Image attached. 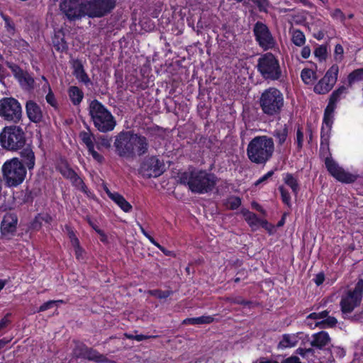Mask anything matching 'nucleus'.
I'll return each mask as SVG.
<instances>
[{"instance_id":"1","label":"nucleus","mask_w":363,"mask_h":363,"mask_svg":"<svg viewBox=\"0 0 363 363\" xmlns=\"http://www.w3.org/2000/svg\"><path fill=\"white\" fill-rule=\"evenodd\" d=\"M179 180L181 184L187 186L191 192L199 194L211 191L217 182L214 174L196 169L181 173Z\"/></svg>"},{"instance_id":"2","label":"nucleus","mask_w":363,"mask_h":363,"mask_svg":"<svg viewBox=\"0 0 363 363\" xmlns=\"http://www.w3.org/2000/svg\"><path fill=\"white\" fill-rule=\"evenodd\" d=\"M115 146L121 156L130 157L145 154L148 145L145 137L128 131L118 135Z\"/></svg>"},{"instance_id":"3","label":"nucleus","mask_w":363,"mask_h":363,"mask_svg":"<svg viewBox=\"0 0 363 363\" xmlns=\"http://www.w3.org/2000/svg\"><path fill=\"white\" fill-rule=\"evenodd\" d=\"M274 151V143L267 135L257 136L248 144L247 155L249 160L255 164H265L271 159Z\"/></svg>"},{"instance_id":"4","label":"nucleus","mask_w":363,"mask_h":363,"mask_svg":"<svg viewBox=\"0 0 363 363\" xmlns=\"http://www.w3.org/2000/svg\"><path fill=\"white\" fill-rule=\"evenodd\" d=\"M89 109L91 120L99 131L106 133L114 129L116 125L114 117L99 101H92Z\"/></svg>"},{"instance_id":"5","label":"nucleus","mask_w":363,"mask_h":363,"mask_svg":"<svg viewBox=\"0 0 363 363\" xmlns=\"http://www.w3.org/2000/svg\"><path fill=\"white\" fill-rule=\"evenodd\" d=\"M257 70L264 79L279 80L282 70L278 58L271 52L262 55L257 60Z\"/></svg>"},{"instance_id":"6","label":"nucleus","mask_w":363,"mask_h":363,"mask_svg":"<svg viewBox=\"0 0 363 363\" xmlns=\"http://www.w3.org/2000/svg\"><path fill=\"white\" fill-rule=\"evenodd\" d=\"M259 104L264 113L268 116L277 115L284 106L283 94L279 89L270 87L262 94Z\"/></svg>"},{"instance_id":"7","label":"nucleus","mask_w":363,"mask_h":363,"mask_svg":"<svg viewBox=\"0 0 363 363\" xmlns=\"http://www.w3.org/2000/svg\"><path fill=\"white\" fill-rule=\"evenodd\" d=\"M3 177L9 187L20 185L25 179L26 170L17 158L6 161L2 166Z\"/></svg>"},{"instance_id":"8","label":"nucleus","mask_w":363,"mask_h":363,"mask_svg":"<svg viewBox=\"0 0 363 363\" xmlns=\"http://www.w3.org/2000/svg\"><path fill=\"white\" fill-rule=\"evenodd\" d=\"M348 93V88L345 86H341L336 90H335L330 95L328 104L325 110L323 125L321 131V140L322 143H328V131L330 130L333 114L336 108V104L342 98H345Z\"/></svg>"},{"instance_id":"9","label":"nucleus","mask_w":363,"mask_h":363,"mask_svg":"<svg viewBox=\"0 0 363 363\" xmlns=\"http://www.w3.org/2000/svg\"><path fill=\"white\" fill-rule=\"evenodd\" d=\"M0 142L6 149L11 150L20 149L26 143L25 133L19 126L5 127L0 134Z\"/></svg>"},{"instance_id":"10","label":"nucleus","mask_w":363,"mask_h":363,"mask_svg":"<svg viewBox=\"0 0 363 363\" xmlns=\"http://www.w3.org/2000/svg\"><path fill=\"white\" fill-rule=\"evenodd\" d=\"M363 294V280L359 279L352 291H349L342 297L340 301L341 311L343 317L346 318L357 307L362 301Z\"/></svg>"},{"instance_id":"11","label":"nucleus","mask_w":363,"mask_h":363,"mask_svg":"<svg viewBox=\"0 0 363 363\" xmlns=\"http://www.w3.org/2000/svg\"><path fill=\"white\" fill-rule=\"evenodd\" d=\"M0 116L9 121L18 122L22 116L20 103L13 97H5L1 99Z\"/></svg>"},{"instance_id":"12","label":"nucleus","mask_w":363,"mask_h":363,"mask_svg":"<svg viewBox=\"0 0 363 363\" xmlns=\"http://www.w3.org/2000/svg\"><path fill=\"white\" fill-rule=\"evenodd\" d=\"M84 0H64L60 9L70 21H75L86 15L87 4Z\"/></svg>"},{"instance_id":"13","label":"nucleus","mask_w":363,"mask_h":363,"mask_svg":"<svg viewBox=\"0 0 363 363\" xmlns=\"http://www.w3.org/2000/svg\"><path fill=\"white\" fill-rule=\"evenodd\" d=\"M86 2V16L91 18H99L113 9L116 0H91Z\"/></svg>"},{"instance_id":"14","label":"nucleus","mask_w":363,"mask_h":363,"mask_svg":"<svg viewBox=\"0 0 363 363\" xmlns=\"http://www.w3.org/2000/svg\"><path fill=\"white\" fill-rule=\"evenodd\" d=\"M254 33L259 45L262 49L267 50L275 47L276 40L265 24L257 22L254 27Z\"/></svg>"},{"instance_id":"15","label":"nucleus","mask_w":363,"mask_h":363,"mask_svg":"<svg viewBox=\"0 0 363 363\" xmlns=\"http://www.w3.org/2000/svg\"><path fill=\"white\" fill-rule=\"evenodd\" d=\"M140 172L143 177H157L164 172V164L156 157L146 158L141 164Z\"/></svg>"},{"instance_id":"16","label":"nucleus","mask_w":363,"mask_h":363,"mask_svg":"<svg viewBox=\"0 0 363 363\" xmlns=\"http://www.w3.org/2000/svg\"><path fill=\"white\" fill-rule=\"evenodd\" d=\"M325 166L330 174L341 182L352 183L357 178V174L345 171L330 158L325 159Z\"/></svg>"},{"instance_id":"17","label":"nucleus","mask_w":363,"mask_h":363,"mask_svg":"<svg viewBox=\"0 0 363 363\" xmlns=\"http://www.w3.org/2000/svg\"><path fill=\"white\" fill-rule=\"evenodd\" d=\"M308 340V335L303 332L284 334L278 344V348L286 349L296 347L299 342Z\"/></svg>"},{"instance_id":"18","label":"nucleus","mask_w":363,"mask_h":363,"mask_svg":"<svg viewBox=\"0 0 363 363\" xmlns=\"http://www.w3.org/2000/svg\"><path fill=\"white\" fill-rule=\"evenodd\" d=\"M7 65L23 89H30L33 87L34 79L28 72L23 71L15 64L7 63Z\"/></svg>"},{"instance_id":"19","label":"nucleus","mask_w":363,"mask_h":363,"mask_svg":"<svg viewBox=\"0 0 363 363\" xmlns=\"http://www.w3.org/2000/svg\"><path fill=\"white\" fill-rule=\"evenodd\" d=\"M328 311H323L319 313H312L308 317L307 320H315V326L321 328L333 327L337 320L335 318L328 315Z\"/></svg>"},{"instance_id":"20","label":"nucleus","mask_w":363,"mask_h":363,"mask_svg":"<svg viewBox=\"0 0 363 363\" xmlns=\"http://www.w3.org/2000/svg\"><path fill=\"white\" fill-rule=\"evenodd\" d=\"M79 137L85 144L89 153L92 156L94 160L98 162H101L104 160V157L94 149V136L89 131H83L80 133Z\"/></svg>"},{"instance_id":"21","label":"nucleus","mask_w":363,"mask_h":363,"mask_svg":"<svg viewBox=\"0 0 363 363\" xmlns=\"http://www.w3.org/2000/svg\"><path fill=\"white\" fill-rule=\"evenodd\" d=\"M105 192L110 199H111L121 210L125 213L131 211L133 207L126 199L118 192H112L107 186L104 188Z\"/></svg>"},{"instance_id":"22","label":"nucleus","mask_w":363,"mask_h":363,"mask_svg":"<svg viewBox=\"0 0 363 363\" xmlns=\"http://www.w3.org/2000/svg\"><path fill=\"white\" fill-rule=\"evenodd\" d=\"M17 224V218L13 214H6L1 223V230L4 235L12 233L15 231Z\"/></svg>"},{"instance_id":"23","label":"nucleus","mask_w":363,"mask_h":363,"mask_svg":"<svg viewBox=\"0 0 363 363\" xmlns=\"http://www.w3.org/2000/svg\"><path fill=\"white\" fill-rule=\"evenodd\" d=\"M26 113L29 119L35 123L39 122L42 118V112L39 106L33 101H29L26 106Z\"/></svg>"},{"instance_id":"24","label":"nucleus","mask_w":363,"mask_h":363,"mask_svg":"<svg viewBox=\"0 0 363 363\" xmlns=\"http://www.w3.org/2000/svg\"><path fill=\"white\" fill-rule=\"evenodd\" d=\"M330 342V338L328 333L321 331L313 335L311 344L313 347L321 349L328 345Z\"/></svg>"},{"instance_id":"25","label":"nucleus","mask_w":363,"mask_h":363,"mask_svg":"<svg viewBox=\"0 0 363 363\" xmlns=\"http://www.w3.org/2000/svg\"><path fill=\"white\" fill-rule=\"evenodd\" d=\"M334 85L327 77H323L315 85L313 91L318 94H325L333 89Z\"/></svg>"},{"instance_id":"26","label":"nucleus","mask_w":363,"mask_h":363,"mask_svg":"<svg viewBox=\"0 0 363 363\" xmlns=\"http://www.w3.org/2000/svg\"><path fill=\"white\" fill-rule=\"evenodd\" d=\"M242 214L246 222L253 230H256L259 226H260L261 222L267 225V221L259 219L255 213L247 210L242 211Z\"/></svg>"},{"instance_id":"27","label":"nucleus","mask_w":363,"mask_h":363,"mask_svg":"<svg viewBox=\"0 0 363 363\" xmlns=\"http://www.w3.org/2000/svg\"><path fill=\"white\" fill-rule=\"evenodd\" d=\"M67 93L70 101L75 106L79 105L84 98L83 91L76 86L69 87Z\"/></svg>"},{"instance_id":"28","label":"nucleus","mask_w":363,"mask_h":363,"mask_svg":"<svg viewBox=\"0 0 363 363\" xmlns=\"http://www.w3.org/2000/svg\"><path fill=\"white\" fill-rule=\"evenodd\" d=\"M73 74L79 82H83L85 84L89 83L90 79L88 75L84 72V69L81 62L75 61L73 64Z\"/></svg>"},{"instance_id":"29","label":"nucleus","mask_w":363,"mask_h":363,"mask_svg":"<svg viewBox=\"0 0 363 363\" xmlns=\"http://www.w3.org/2000/svg\"><path fill=\"white\" fill-rule=\"evenodd\" d=\"M21 157L23 162L27 166L29 169H33L35 166V155L30 148H25L21 152Z\"/></svg>"},{"instance_id":"30","label":"nucleus","mask_w":363,"mask_h":363,"mask_svg":"<svg viewBox=\"0 0 363 363\" xmlns=\"http://www.w3.org/2000/svg\"><path fill=\"white\" fill-rule=\"evenodd\" d=\"M68 235H69V238L70 240L71 244H72V247L74 248L76 257L78 259H83L84 250L80 247L79 241L78 238L76 237L74 233L72 230L69 229L68 230Z\"/></svg>"},{"instance_id":"31","label":"nucleus","mask_w":363,"mask_h":363,"mask_svg":"<svg viewBox=\"0 0 363 363\" xmlns=\"http://www.w3.org/2000/svg\"><path fill=\"white\" fill-rule=\"evenodd\" d=\"M276 138L278 147L284 145L287 141L288 130L286 125L277 128L273 133Z\"/></svg>"},{"instance_id":"32","label":"nucleus","mask_w":363,"mask_h":363,"mask_svg":"<svg viewBox=\"0 0 363 363\" xmlns=\"http://www.w3.org/2000/svg\"><path fill=\"white\" fill-rule=\"evenodd\" d=\"M291 42L297 47H302L305 45L306 39L304 33L298 29L291 30Z\"/></svg>"},{"instance_id":"33","label":"nucleus","mask_w":363,"mask_h":363,"mask_svg":"<svg viewBox=\"0 0 363 363\" xmlns=\"http://www.w3.org/2000/svg\"><path fill=\"white\" fill-rule=\"evenodd\" d=\"M283 181L286 185L290 187L292 192L296 195L298 194L299 186L296 177L291 174L286 173L283 174Z\"/></svg>"},{"instance_id":"34","label":"nucleus","mask_w":363,"mask_h":363,"mask_svg":"<svg viewBox=\"0 0 363 363\" xmlns=\"http://www.w3.org/2000/svg\"><path fill=\"white\" fill-rule=\"evenodd\" d=\"M52 43L57 51L64 52L67 48V43L64 40L63 33L61 32L55 33L52 39Z\"/></svg>"},{"instance_id":"35","label":"nucleus","mask_w":363,"mask_h":363,"mask_svg":"<svg viewBox=\"0 0 363 363\" xmlns=\"http://www.w3.org/2000/svg\"><path fill=\"white\" fill-rule=\"evenodd\" d=\"M42 79L43 81H45V84L43 86V89L44 91L48 90V91L45 96L46 101L52 106L56 107L57 101H56L55 95H54L53 92L52 91L51 87H50L47 79L44 76H43Z\"/></svg>"},{"instance_id":"36","label":"nucleus","mask_w":363,"mask_h":363,"mask_svg":"<svg viewBox=\"0 0 363 363\" xmlns=\"http://www.w3.org/2000/svg\"><path fill=\"white\" fill-rule=\"evenodd\" d=\"M213 318L209 315H203L197 318H186L184 320V324L199 325L213 322Z\"/></svg>"},{"instance_id":"37","label":"nucleus","mask_w":363,"mask_h":363,"mask_svg":"<svg viewBox=\"0 0 363 363\" xmlns=\"http://www.w3.org/2000/svg\"><path fill=\"white\" fill-rule=\"evenodd\" d=\"M301 77L306 84H313L317 78L315 72L311 69H303L301 71Z\"/></svg>"},{"instance_id":"38","label":"nucleus","mask_w":363,"mask_h":363,"mask_svg":"<svg viewBox=\"0 0 363 363\" xmlns=\"http://www.w3.org/2000/svg\"><path fill=\"white\" fill-rule=\"evenodd\" d=\"M363 81V69H357L352 72L347 77L348 86H352L354 83Z\"/></svg>"},{"instance_id":"39","label":"nucleus","mask_w":363,"mask_h":363,"mask_svg":"<svg viewBox=\"0 0 363 363\" xmlns=\"http://www.w3.org/2000/svg\"><path fill=\"white\" fill-rule=\"evenodd\" d=\"M72 184L75 186L79 190L84 192L87 196L91 197L92 196L91 192L88 189L86 186L84 184L83 180L76 174L74 177L71 179Z\"/></svg>"},{"instance_id":"40","label":"nucleus","mask_w":363,"mask_h":363,"mask_svg":"<svg viewBox=\"0 0 363 363\" xmlns=\"http://www.w3.org/2000/svg\"><path fill=\"white\" fill-rule=\"evenodd\" d=\"M338 72V66L337 65H333L327 71L324 77H327V79H328L332 83L335 84L337 82Z\"/></svg>"},{"instance_id":"41","label":"nucleus","mask_w":363,"mask_h":363,"mask_svg":"<svg viewBox=\"0 0 363 363\" xmlns=\"http://www.w3.org/2000/svg\"><path fill=\"white\" fill-rule=\"evenodd\" d=\"M85 356L88 359L94 360L97 362H104L106 361V358L104 355L92 350H87Z\"/></svg>"},{"instance_id":"42","label":"nucleus","mask_w":363,"mask_h":363,"mask_svg":"<svg viewBox=\"0 0 363 363\" xmlns=\"http://www.w3.org/2000/svg\"><path fill=\"white\" fill-rule=\"evenodd\" d=\"M95 146L99 150H101L103 148H108L111 146V140L104 136L98 137L95 138L94 147Z\"/></svg>"},{"instance_id":"43","label":"nucleus","mask_w":363,"mask_h":363,"mask_svg":"<svg viewBox=\"0 0 363 363\" xmlns=\"http://www.w3.org/2000/svg\"><path fill=\"white\" fill-rule=\"evenodd\" d=\"M296 352L300 354L303 359H307L308 362H313L314 360V350L311 348H298L296 350Z\"/></svg>"},{"instance_id":"44","label":"nucleus","mask_w":363,"mask_h":363,"mask_svg":"<svg viewBox=\"0 0 363 363\" xmlns=\"http://www.w3.org/2000/svg\"><path fill=\"white\" fill-rule=\"evenodd\" d=\"M330 16L335 21H339L341 23H344L345 20V16L340 9H335L330 12Z\"/></svg>"},{"instance_id":"45","label":"nucleus","mask_w":363,"mask_h":363,"mask_svg":"<svg viewBox=\"0 0 363 363\" xmlns=\"http://www.w3.org/2000/svg\"><path fill=\"white\" fill-rule=\"evenodd\" d=\"M314 55L320 61L325 60L327 55L326 48L323 45L318 47L314 51Z\"/></svg>"},{"instance_id":"46","label":"nucleus","mask_w":363,"mask_h":363,"mask_svg":"<svg viewBox=\"0 0 363 363\" xmlns=\"http://www.w3.org/2000/svg\"><path fill=\"white\" fill-rule=\"evenodd\" d=\"M344 49L342 46L337 44L335 47L334 58L337 62H340L343 60Z\"/></svg>"},{"instance_id":"47","label":"nucleus","mask_w":363,"mask_h":363,"mask_svg":"<svg viewBox=\"0 0 363 363\" xmlns=\"http://www.w3.org/2000/svg\"><path fill=\"white\" fill-rule=\"evenodd\" d=\"M60 171L65 178L69 179L70 180L76 174V173L67 165H63L60 167Z\"/></svg>"},{"instance_id":"48","label":"nucleus","mask_w":363,"mask_h":363,"mask_svg":"<svg viewBox=\"0 0 363 363\" xmlns=\"http://www.w3.org/2000/svg\"><path fill=\"white\" fill-rule=\"evenodd\" d=\"M279 191L281 192V199H282L283 202L285 204H286L287 206H290V203H291L290 194L288 192V191L284 186H281L279 187Z\"/></svg>"},{"instance_id":"49","label":"nucleus","mask_w":363,"mask_h":363,"mask_svg":"<svg viewBox=\"0 0 363 363\" xmlns=\"http://www.w3.org/2000/svg\"><path fill=\"white\" fill-rule=\"evenodd\" d=\"M1 16L5 21V26L8 33H9L10 34H13L15 31V26L13 22L9 17L3 14H1Z\"/></svg>"},{"instance_id":"50","label":"nucleus","mask_w":363,"mask_h":363,"mask_svg":"<svg viewBox=\"0 0 363 363\" xmlns=\"http://www.w3.org/2000/svg\"><path fill=\"white\" fill-rule=\"evenodd\" d=\"M241 204V200L238 197H230L228 201V207L231 209L238 208Z\"/></svg>"},{"instance_id":"51","label":"nucleus","mask_w":363,"mask_h":363,"mask_svg":"<svg viewBox=\"0 0 363 363\" xmlns=\"http://www.w3.org/2000/svg\"><path fill=\"white\" fill-rule=\"evenodd\" d=\"M254 2L257 4L260 11L267 12L269 7L268 0H254Z\"/></svg>"},{"instance_id":"52","label":"nucleus","mask_w":363,"mask_h":363,"mask_svg":"<svg viewBox=\"0 0 363 363\" xmlns=\"http://www.w3.org/2000/svg\"><path fill=\"white\" fill-rule=\"evenodd\" d=\"M274 174V171H269L262 177H260L258 180L255 182V186H259L260 184H264L267 183L269 179H270Z\"/></svg>"},{"instance_id":"53","label":"nucleus","mask_w":363,"mask_h":363,"mask_svg":"<svg viewBox=\"0 0 363 363\" xmlns=\"http://www.w3.org/2000/svg\"><path fill=\"white\" fill-rule=\"evenodd\" d=\"M58 303H62V300L49 301L43 303L42 306H40L38 311V312L45 311L46 310L52 308L54 305H55Z\"/></svg>"},{"instance_id":"54","label":"nucleus","mask_w":363,"mask_h":363,"mask_svg":"<svg viewBox=\"0 0 363 363\" xmlns=\"http://www.w3.org/2000/svg\"><path fill=\"white\" fill-rule=\"evenodd\" d=\"M150 293L152 295L155 296L160 298H167L170 294V293L169 291H159V290L151 291H150Z\"/></svg>"},{"instance_id":"55","label":"nucleus","mask_w":363,"mask_h":363,"mask_svg":"<svg viewBox=\"0 0 363 363\" xmlns=\"http://www.w3.org/2000/svg\"><path fill=\"white\" fill-rule=\"evenodd\" d=\"M10 313H7L1 320H0V332L5 329L10 323Z\"/></svg>"},{"instance_id":"56","label":"nucleus","mask_w":363,"mask_h":363,"mask_svg":"<svg viewBox=\"0 0 363 363\" xmlns=\"http://www.w3.org/2000/svg\"><path fill=\"white\" fill-rule=\"evenodd\" d=\"M303 142V133L300 128L297 130L296 133V143L298 148H301Z\"/></svg>"},{"instance_id":"57","label":"nucleus","mask_w":363,"mask_h":363,"mask_svg":"<svg viewBox=\"0 0 363 363\" xmlns=\"http://www.w3.org/2000/svg\"><path fill=\"white\" fill-rule=\"evenodd\" d=\"M140 229H141V232L143 233V234L154 245H155L157 247H158L159 249H162V246L157 243L152 237H151L145 230L143 228L140 227Z\"/></svg>"},{"instance_id":"58","label":"nucleus","mask_w":363,"mask_h":363,"mask_svg":"<svg viewBox=\"0 0 363 363\" xmlns=\"http://www.w3.org/2000/svg\"><path fill=\"white\" fill-rule=\"evenodd\" d=\"M331 354H335L337 357L341 358L345 356V351L343 349L340 347H333V350H331Z\"/></svg>"},{"instance_id":"59","label":"nucleus","mask_w":363,"mask_h":363,"mask_svg":"<svg viewBox=\"0 0 363 363\" xmlns=\"http://www.w3.org/2000/svg\"><path fill=\"white\" fill-rule=\"evenodd\" d=\"M301 55L303 59H308L311 55V48L309 46L303 47L301 51Z\"/></svg>"},{"instance_id":"60","label":"nucleus","mask_w":363,"mask_h":363,"mask_svg":"<svg viewBox=\"0 0 363 363\" xmlns=\"http://www.w3.org/2000/svg\"><path fill=\"white\" fill-rule=\"evenodd\" d=\"M284 363H301L300 359L296 356H291L286 359Z\"/></svg>"},{"instance_id":"61","label":"nucleus","mask_w":363,"mask_h":363,"mask_svg":"<svg viewBox=\"0 0 363 363\" xmlns=\"http://www.w3.org/2000/svg\"><path fill=\"white\" fill-rule=\"evenodd\" d=\"M95 231L100 235V240L101 242H107V237L101 230H100L99 228H95Z\"/></svg>"},{"instance_id":"62","label":"nucleus","mask_w":363,"mask_h":363,"mask_svg":"<svg viewBox=\"0 0 363 363\" xmlns=\"http://www.w3.org/2000/svg\"><path fill=\"white\" fill-rule=\"evenodd\" d=\"M315 283L319 286L324 281V275L323 274H318L314 279Z\"/></svg>"},{"instance_id":"63","label":"nucleus","mask_w":363,"mask_h":363,"mask_svg":"<svg viewBox=\"0 0 363 363\" xmlns=\"http://www.w3.org/2000/svg\"><path fill=\"white\" fill-rule=\"evenodd\" d=\"M260 226H262L263 228H266L269 231H271V230L273 228V227L271 225H269L268 223H267V225H265L264 223H262L261 222Z\"/></svg>"},{"instance_id":"64","label":"nucleus","mask_w":363,"mask_h":363,"mask_svg":"<svg viewBox=\"0 0 363 363\" xmlns=\"http://www.w3.org/2000/svg\"><path fill=\"white\" fill-rule=\"evenodd\" d=\"M145 338H146V337L145 335H135V337H134V339L138 340V341L143 340Z\"/></svg>"}]
</instances>
